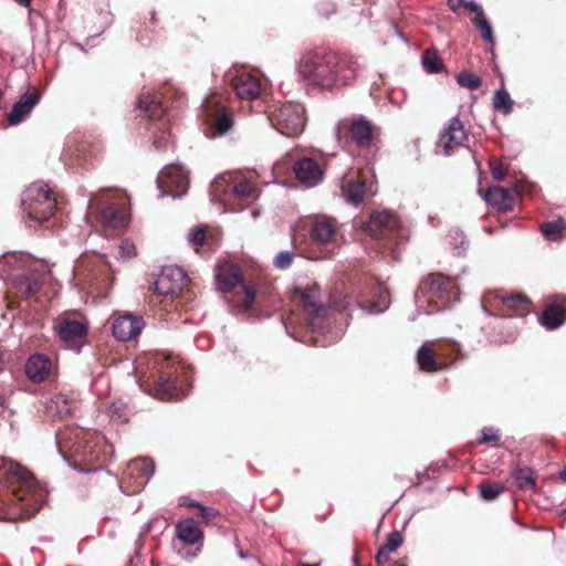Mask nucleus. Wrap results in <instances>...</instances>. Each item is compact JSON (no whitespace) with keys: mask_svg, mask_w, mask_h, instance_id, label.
<instances>
[{"mask_svg":"<svg viewBox=\"0 0 566 566\" xmlns=\"http://www.w3.org/2000/svg\"><path fill=\"white\" fill-rule=\"evenodd\" d=\"M457 82L461 87H465L472 91L478 90L482 84L481 77L470 71L460 72L457 75Z\"/></svg>","mask_w":566,"mask_h":566,"instance_id":"nucleus-43","label":"nucleus"},{"mask_svg":"<svg viewBox=\"0 0 566 566\" xmlns=\"http://www.w3.org/2000/svg\"><path fill=\"white\" fill-rule=\"evenodd\" d=\"M188 506H191V507H198L200 510V506H202V504L196 502V501H190L188 502L187 504Z\"/></svg>","mask_w":566,"mask_h":566,"instance_id":"nucleus-60","label":"nucleus"},{"mask_svg":"<svg viewBox=\"0 0 566 566\" xmlns=\"http://www.w3.org/2000/svg\"><path fill=\"white\" fill-rule=\"evenodd\" d=\"M484 200L502 212L512 210L514 203L513 192L499 186L490 187L484 195Z\"/></svg>","mask_w":566,"mask_h":566,"instance_id":"nucleus-32","label":"nucleus"},{"mask_svg":"<svg viewBox=\"0 0 566 566\" xmlns=\"http://www.w3.org/2000/svg\"><path fill=\"white\" fill-rule=\"evenodd\" d=\"M167 366H163L156 375H153V379H139V387L143 391L148 395L160 399V400H179L184 398L187 392L184 388L176 385L170 363L168 359H164Z\"/></svg>","mask_w":566,"mask_h":566,"instance_id":"nucleus-12","label":"nucleus"},{"mask_svg":"<svg viewBox=\"0 0 566 566\" xmlns=\"http://www.w3.org/2000/svg\"><path fill=\"white\" fill-rule=\"evenodd\" d=\"M356 303L360 310L369 314L384 313L390 304L389 291L384 284L373 282L359 293Z\"/></svg>","mask_w":566,"mask_h":566,"instance_id":"nucleus-20","label":"nucleus"},{"mask_svg":"<svg viewBox=\"0 0 566 566\" xmlns=\"http://www.w3.org/2000/svg\"><path fill=\"white\" fill-rule=\"evenodd\" d=\"M482 436L479 440L480 443L495 442L500 439L499 430L493 427H485L481 431Z\"/></svg>","mask_w":566,"mask_h":566,"instance_id":"nucleus-47","label":"nucleus"},{"mask_svg":"<svg viewBox=\"0 0 566 566\" xmlns=\"http://www.w3.org/2000/svg\"><path fill=\"white\" fill-rule=\"evenodd\" d=\"M449 237H450V239L455 241L453 248L457 251V253L460 254L461 253L460 249H464V244H465V237H464L463 232L458 229L451 230L449 233Z\"/></svg>","mask_w":566,"mask_h":566,"instance_id":"nucleus-48","label":"nucleus"},{"mask_svg":"<svg viewBox=\"0 0 566 566\" xmlns=\"http://www.w3.org/2000/svg\"><path fill=\"white\" fill-rule=\"evenodd\" d=\"M495 297L501 300L507 308L516 311L520 316H524L528 311V300L523 295H509L501 292L496 293Z\"/></svg>","mask_w":566,"mask_h":566,"instance_id":"nucleus-35","label":"nucleus"},{"mask_svg":"<svg viewBox=\"0 0 566 566\" xmlns=\"http://www.w3.org/2000/svg\"><path fill=\"white\" fill-rule=\"evenodd\" d=\"M514 480L521 490H531L535 486V473L530 468H520L515 470Z\"/></svg>","mask_w":566,"mask_h":566,"instance_id":"nucleus-40","label":"nucleus"},{"mask_svg":"<svg viewBox=\"0 0 566 566\" xmlns=\"http://www.w3.org/2000/svg\"><path fill=\"white\" fill-rule=\"evenodd\" d=\"M10 358V353L2 348L0 345V373L4 370L8 360Z\"/></svg>","mask_w":566,"mask_h":566,"instance_id":"nucleus-57","label":"nucleus"},{"mask_svg":"<svg viewBox=\"0 0 566 566\" xmlns=\"http://www.w3.org/2000/svg\"><path fill=\"white\" fill-rule=\"evenodd\" d=\"M297 228L304 231L310 243L319 252V259H332L345 242L342 224L334 217L315 214L302 220Z\"/></svg>","mask_w":566,"mask_h":566,"instance_id":"nucleus-5","label":"nucleus"},{"mask_svg":"<svg viewBox=\"0 0 566 566\" xmlns=\"http://www.w3.org/2000/svg\"><path fill=\"white\" fill-rule=\"evenodd\" d=\"M155 472L154 461L149 458L135 459L128 463L125 475L134 480V491L142 490Z\"/></svg>","mask_w":566,"mask_h":566,"instance_id":"nucleus-28","label":"nucleus"},{"mask_svg":"<svg viewBox=\"0 0 566 566\" xmlns=\"http://www.w3.org/2000/svg\"><path fill=\"white\" fill-rule=\"evenodd\" d=\"M178 554L185 558H193L197 556V553L190 554L186 548H179Z\"/></svg>","mask_w":566,"mask_h":566,"instance_id":"nucleus-58","label":"nucleus"},{"mask_svg":"<svg viewBox=\"0 0 566 566\" xmlns=\"http://www.w3.org/2000/svg\"><path fill=\"white\" fill-rule=\"evenodd\" d=\"M371 171L349 169L340 179V192L345 201L358 206L377 192Z\"/></svg>","mask_w":566,"mask_h":566,"instance_id":"nucleus-11","label":"nucleus"},{"mask_svg":"<svg viewBox=\"0 0 566 566\" xmlns=\"http://www.w3.org/2000/svg\"><path fill=\"white\" fill-rule=\"evenodd\" d=\"M492 104L494 111L507 116L513 111L514 101L511 98L509 92L504 87H501L494 92Z\"/></svg>","mask_w":566,"mask_h":566,"instance_id":"nucleus-36","label":"nucleus"},{"mask_svg":"<svg viewBox=\"0 0 566 566\" xmlns=\"http://www.w3.org/2000/svg\"><path fill=\"white\" fill-rule=\"evenodd\" d=\"M359 70L360 64L355 56L323 49L303 54L297 66L308 85L323 90L352 85Z\"/></svg>","mask_w":566,"mask_h":566,"instance_id":"nucleus-2","label":"nucleus"},{"mask_svg":"<svg viewBox=\"0 0 566 566\" xmlns=\"http://www.w3.org/2000/svg\"><path fill=\"white\" fill-rule=\"evenodd\" d=\"M92 433L84 431L80 428H65L56 432V444L59 452L63 454L65 451H72L78 455H86L84 446L87 442V437Z\"/></svg>","mask_w":566,"mask_h":566,"instance_id":"nucleus-21","label":"nucleus"},{"mask_svg":"<svg viewBox=\"0 0 566 566\" xmlns=\"http://www.w3.org/2000/svg\"><path fill=\"white\" fill-rule=\"evenodd\" d=\"M145 322L142 316L127 313L117 317L113 323V335L117 340L135 339L143 331Z\"/></svg>","mask_w":566,"mask_h":566,"instance_id":"nucleus-22","label":"nucleus"},{"mask_svg":"<svg viewBox=\"0 0 566 566\" xmlns=\"http://www.w3.org/2000/svg\"><path fill=\"white\" fill-rule=\"evenodd\" d=\"M331 305L337 311H349L353 306L352 300L347 295H345L339 301L333 297L331 301Z\"/></svg>","mask_w":566,"mask_h":566,"instance_id":"nucleus-51","label":"nucleus"},{"mask_svg":"<svg viewBox=\"0 0 566 566\" xmlns=\"http://www.w3.org/2000/svg\"><path fill=\"white\" fill-rule=\"evenodd\" d=\"M188 284V276L185 270L177 265L165 266L154 283L157 294L169 296L171 300L182 295Z\"/></svg>","mask_w":566,"mask_h":566,"instance_id":"nucleus-19","label":"nucleus"},{"mask_svg":"<svg viewBox=\"0 0 566 566\" xmlns=\"http://www.w3.org/2000/svg\"><path fill=\"white\" fill-rule=\"evenodd\" d=\"M87 209L91 213L98 212L101 222L108 228L117 229L126 223L125 213L116 205L99 207L96 195H92Z\"/></svg>","mask_w":566,"mask_h":566,"instance_id":"nucleus-25","label":"nucleus"},{"mask_svg":"<svg viewBox=\"0 0 566 566\" xmlns=\"http://www.w3.org/2000/svg\"><path fill=\"white\" fill-rule=\"evenodd\" d=\"M201 107L207 124V136L221 137L233 128V113L214 96L207 98Z\"/></svg>","mask_w":566,"mask_h":566,"instance_id":"nucleus-15","label":"nucleus"},{"mask_svg":"<svg viewBox=\"0 0 566 566\" xmlns=\"http://www.w3.org/2000/svg\"><path fill=\"white\" fill-rule=\"evenodd\" d=\"M350 140L359 148L366 149L373 145L378 135V128L366 117L354 118L349 125Z\"/></svg>","mask_w":566,"mask_h":566,"instance_id":"nucleus-23","label":"nucleus"},{"mask_svg":"<svg viewBox=\"0 0 566 566\" xmlns=\"http://www.w3.org/2000/svg\"><path fill=\"white\" fill-rule=\"evenodd\" d=\"M0 279L29 298L42 289L44 273L35 269V263L28 255L8 253L0 256Z\"/></svg>","mask_w":566,"mask_h":566,"instance_id":"nucleus-3","label":"nucleus"},{"mask_svg":"<svg viewBox=\"0 0 566 566\" xmlns=\"http://www.w3.org/2000/svg\"><path fill=\"white\" fill-rule=\"evenodd\" d=\"M75 408V401L65 394H57L45 405V412L52 419H64Z\"/></svg>","mask_w":566,"mask_h":566,"instance_id":"nucleus-31","label":"nucleus"},{"mask_svg":"<svg viewBox=\"0 0 566 566\" xmlns=\"http://www.w3.org/2000/svg\"><path fill=\"white\" fill-rule=\"evenodd\" d=\"M91 433V431H88ZM95 437L98 438V434H95V432H92V436L87 437V442L84 443V446L88 447L86 449V455H82L85 460H94L97 458V455L94 454V447L91 444V439Z\"/></svg>","mask_w":566,"mask_h":566,"instance_id":"nucleus-55","label":"nucleus"},{"mask_svg":"<svg viewBox=\"0 0 566 566\" xmlns=\"http://www.w3.org/2000/svg\"><path fill=\"white\" fill-rule=\"evenodd\" d=\"M268 119L281 134L294 136L305 127V109L297 103H285L270 112Z\"/></svg>","mask_w":566,"mask_h":566,"instance_id":"nucleus-14","label":"nucleus"},{"mask_svg":"<svg viewBox=\"0 0 566 566\" xmlns=\"http://www.w3.org/2000/svg\"><path fill=\"white\" fill-rule=\"evenodd\" d=\"M52 360L43 354H34L29 357L25 364V375L35 384L42 382L52 373Z\"/></svg>","mask_w":566,"mask_h":566,"instance_id":"nucleus-29","label":"nucleus"},{"mask_svg":"<svg viewBox=\"0 0 566 566\" xmlns=\"http://www.w3.org/2000/svg\"><path fill=\"white\" fill-rule=\"evenodd\" d=\"M295 297L302 305L304 313L307 317V325L313 334H315L314 343L319 346H328L335 343L340 335L332 334L326 319L327 310L321 302L318 285L307 283L305 285H297L295 287Z\"/></svg>","mask_w":566,"mask_h":566,"instance_id":"nucleus-6","label":"nucleus"},{"mask_svg":"<svg viewBox=\"0 0 566 566\" xmlns=\"http://www.w3.org/2000/svg\"><path fill=\"white\" fill-rule=\"evenodd\" d=\"M107 415L114 421L126 422L128 421L130 410L124 400L116 399L107 408Z\"/></svg>","mask_w":566,"mask_h":566,"instance_id":"nucleus-39","label":"nucleus"},{"mask_svg":"<svg viewBox=\"0 0 566 566\" xmlns=\"http://www.w3.org/2000/svg\"><path fill=\"white\" fill-rule=\"evenodd\" d=\"M490 169H491V174H492L493 178L497 181L502 180L506 175V171L503 168L501 163L491 161Z\"/></svg>","mask_w":566,"mask_h":566,"instance_id":"nucleus-52","label":"nucleus"},{"mask_svg":"<svg viewBox=\"0 0 566 566\" xmlns=\"http://www.w3.org/2000/svg\"><path fill=\"white\" fill-rule=\"evenodd\" d=\"M23 211L36 222L48 221L55 210L56 201L46 184L34 182L22 193Z\"/></svg>","mask_w":566,"mask_h":566,"instance_id":"nucleus-9","label":"nucleus"},{"mask_svg":"<svg viewBox=\"0 0 566 566\" xmlns=\"http://www.w3.org/2000/svg\"><path fill=\"white\" fill-rule=\"evenodd\" d=\"M560 479L565 480L566 481V467L564 468V470L560 472Z\"/></svg>","mask_w":566,"mask_h":566,"instance_id":"nucleus-64","label":"nucleus"},{"mask_svg":"<svg viewBox=\"0 0 566 566\" xmlns=\"http://www.w3.org/2000/svg\"><path fill=\"white\" fill-rule=\"evenodd\" d=\"M135 247L132 242L125 241L119 247V253L123 258H130L134 255Z\"/></svg>","mask_w":566,"mask_h":566,"instance_id":"nucleus-56","label":"nucleus"},{"mask_svg":"<svg viewBox=\"0 0 566 566\" xmlns=\"http://www.w3.org/2000/svg\"><path fill=\"white\" fill-rule=\"evenodd\" d=\"M448 6L454 13L459 12L461 8H467L475 14L483 13L482 7L472 0H448Z\"/></svg>","mask_w":566,"mask_h":566,"instance_id":"nucleus-44","label":"nucleus"},{"mask_svg":"<svg viewBox=\"0 0 566 566\" xmlns=\"http://www.w3.org/2000/svg\"><path fill=\"white\" fill-rule=\"evenodd\" d=\"M157 185L160 189V197L181 198L188 189V174L179 165H167L158 174Z\"/></svg>","mask_w":566,"mask_h":566,"instance_id":"nucleus-18","label":"nucleus"},{"mask_svg":"<svg viewBox=\"0 0 566 566\" xmlns=\"http://www.w3.org/2000/svg\"><path fill=\"white\" fill-rule=\"evenodd\" d=\"M14 1L21 6H29L31 0H14Z\"/></svg>","mask_w":566,"mask_h":566,"instance_id":"nucleus-61","label":"nucleus"},{"mask_svg":"<svg viewBox=\"0 0 566 566\" xmlns=\"http://www.w3.org/2000/svg\"><path fill=\"white\" fill-rule=\"evenodd\" d=\"M417 363L422 370L433 371L439 369L433 349L427 344H422L417 352Z\"/></svg>","mask_w":566,"mask_h":566,"instance_id":"nucleus-34","label":"nucleus"},{"mask_svg":"<svg viewBox=\"0 0 566 566\" xmlns=\"http://www.w3.org/2000/svg\"><path fill=\"white\" fill-rule=\"evenodd\" d=\"M541 231L543 235L549 241H557L566 237V221L558 219L555 221L542 224Z\"/></svg>","mask_w":566,"mask_h":566,"instance_id":"nucleus-37","label":"nucleus"},{"mask_svg":"<svg viewBox=\"0 0 566 566\" xmlns=\"http://www.w3.org/2000/svg\"><path fill=\"white\" fill-rule=\"evenodd\" d=\"M206 240V230L203 228L192 229L189 233V241L195 245H201Z\"/></svg>","mask_w":566,"mask_h":566,"instance_id":"nucleus-49","label":"nucleus"},{"mask_svg":"<svg viewBox=\"0 0 566 566\" xmlns=\"http://www.w3.org/2000/svg\"><path fill=\"white\" fill-rule=\"evenodd\" d=\"M403 543V537L400 532L394 531L388 534L386 543L380 547L385 549L387 553L396 552Z\"/></svg>","mask_w":566,"mask_h":566,"instance_id":"nucleus-45","label":"nucleus"},{"mask_svg":"<svg viewBox=\"0 0 566 566\" xmlns=\"http://www.w3.org/2000/svg\"><path fill=\"white\" fill-rule=\"evenodd\" d=\"M417 306L423 307L427 303V314L440 312L451 302L459 300V289L453 279L441 273H432L423 280L416 292Z\"/></svg>","mask_w":566,"mask_h":566,"instance_id":"nucleus-7","label":"nucleus"},{"mask_svg":"<svg viewBox=\"0 0 566 566\" xmlns=\"http://www.w3.org/2000/svg\"><path fill=\"white\" fill-rule=\"evenodd\" d=\"M176 530L179 541L185 545H193L202 538L201 530L190 518L179 522Z\"/></svg>","mask_w":566,"mask_h":566,"instance_id":"nucleus-33","label":"nucleus"},{"mask_svg":"<svg viewBox=\"0 0 566 566\" xmlns=\"http://www.w3.org/2000/svg\"><path fill=\"white\" fill-rule=\"evenodd\" d=\"M467 138L464 127L458 117L450 119L448 127L441 134L440 140L443 144L446 155H451L452 145L460 146Z\"/></svg>","mask_w":566,"mask_h":566,"instance_id":"nucleus-30","label":"nucleus"},{"mask_svg":"<svg viewBox=\"0 0 566 566\" xmlns=\"http://www.w3.org/2000/svg\"><path fill=\"white\" fill-rule=\"evenodd\" d=\"M53 329L62 346L76 354L86 343L88 326L84 322L62 316L55 319Z\"/></svg>","mask_w":566,"mask_h":566,"instance_id":"nucleus-16","label":"nucleus"},{"mask_svg":"<svg viewBox=\"0 0 566 566\" xmlns=\"http://www.w3.org/2000/svg\"><path fill=\"white\" fill-rule=\"evenodd\" d=\"M472 23L480 30L482 39L488 43L494 42L493 30L490 22L485 19L484 12L476 14Z\"/></svg>","mask_w":566,"mask_h":566,"instance_id":"nucleus-42","label":"nucleus"},{"mask_svg":"<svg viewBox=\"0 0 566 566\" xmlns=\"http://www.w3.org/2000/svg\"><path fill=\"white\" fill-rule=\"evenodd\" d=\"M391 566H407V564H405V563H399V562H392V563H391Z\"/></svg>","mask_w":566,"mask_h":566,"instance_id":"nucleus-63","label":"nucleus"},{"mask_svg":"<svg viewBox=\"0 0 566 566\" xmlns=\"http://www.w3.org/2000/svg\"><path fill=\"white\" fill-rule=\"evenodd\" d=\"M566 321V296L555 295L549 297L542 316V324L547 329H555Z\"/></svg>","mask_w":566,"mask_h":566,"instance_id":"nucleus-26","label":"nucleus"},{"mask_svg":"<svg viewBox=\"0 0 566 566\" xmlns=\"http://www.w3.org/2000/svg\"><path fill=\"white\" fill-rule=\"evenodd\" d=\"M479 489L481 497L485 501L495 500L504 491L501 483H490L488 481L481 482Z\"/></svg>","mask_w":566,"mask_h":566,"instance_id":"nucleus-41","label":"nucleus"},{"mask_svg":"<svg viewBox=\"0 0 566 566\" xmlns=\"http://www.w3.org/2000/svg\"><path fill=\"white\" fill-rule=\"evenodd\" d=\"M361 228L375 240H384L385 245L405 238V230L400 227L399 218L390 211L376 212L369 220L361 222Z\"/></svg>","mask_w":566,"mask_h":566,"instance_id":"nucleus-13","label":"nucleus"},{"mask_svg":"<svg viewBox=\"0 0 566 566\" xmlns=\"http://www.w3.org/2000/svg\"><path fill=\"white\" fill-rule=\"evenodd\" d=\"M297 566H319V564H308V563L300 562L297 564Z\"/></svg>","mask_w":566,"mask_h":566,"instance_id":"nucleus-62","label":"nucleus"},{"mask_svg":"<svg viewBox=\"0 0 566 566\" xmlns=\"http://www.w3.org/2000/svg\"><path fill=\"white\" fill-rule=\"evenodd\" d=\"M294 174L305 187H314L323 179V170L312 158H302L294 164Z\"/></svg>","mask_w":566,"mask_h":566,"instance_id":"nucleus-27","label":"nucleus"},{"mask_svg":"<svg viewBox=\"0 0 566 566\" xmlns=\"http://www.w3.org/2000/svg\"><path fill=\"white\" fill-rule=\"evenodd\" d=\"M293 259H294V253L292 251H281L274 258L273 265L276 269L286 270L292 265Z\"/></svg>","mask_w":566,"mask_h":566,"instance_id":"nucleus-46","label":"nucleus"},{"mask_svg":"<svg viewBox=\"0 0 566 566\" xmlns=\"http://www.w3.org/2000/svg\"><path fill=\"white\" fill-rule=\"evenodd\" d=\"M40 102V94L35 88H29L18 102H15L6 118L11 126L22 123Z\"/></svg>","mask_w":566,"mask_h":566,"instance_id":"nucleus-24","label":"nucleus"},{"mask_svg":"<svg viewBox=\"0 0 566 566\" xmlns=\"http://www.w3.org/2000/svg\"><path fill=\"white\" fill-rule=\"evenodd\" d=\"M284 327H285L287 334H290L293 338L298 339V335L290 332V323L284 322Z\"/></svg>","mask_w":566,"mask_h":566,"instance_id":"nucleus-59","label":"nucleus"},{"mask_svg":"<svg viewBox=\"0 0 566 566\" xmlns=\"http://www.w3.org/2000/svg\"><path fill=\"white\" fill-rule=\"evenodd\" d=\"M317 10L319 14L329 17L333 12H335V4L331 1H322L317 4Z\"/></svg>","mask_w":566,"mask_h":566,"instance_id":"nucleus-54","label":"nucleus"},{"mask_svg":"<svg viewBox=\"0 0 566 566\" xmlns=\"http://www.w3.org/2000/svg\"><path fill=\"white\" fill-rule=\"evenodd\" d=\"M46 495L30 471L0 457V518H30L41 509Z\"/></svg>","mask_w":566,"mask_h":566,"instance_id":"nucleus-1","label":"nucleus"},{"mask_svg":"<svg viewBox=\"0 0 566 566\" xmlns=\"http://www.w3.org/2000/svg\"><path fill=\"white\" fill-rule=\"evenodd\" d=\"M164 103L158 96L147 93L139 98L137 104L139 115L149 122L147 128L153 133L154 146L158 150H167L174 144L168 132L170 115L164 107Z\"/></svg>","mask_w":566,"mask_h":566,"instance_id":"nucleus-8","label":"nucleus"},{"mask_svg":"<svg viewBox=\"0 0 566 566\" xmlns=\"http://www.w3.org/2000/svg\"><path fill=\"white\" fill-rule=\"evenodd\" d=\"M238 98L242 101H255L260 97L262 85L260 80L242 67H232L224 74Z\"/></svg>","mask_w":566,"mask_h":566,"instance_id":"nucleus-17","label":"nucleus"},{"mask_svg":"<svg viewBox=\"0 0 566 566\" xmlns=\"http://www.w3.org/2000/svg\"><path fill=\"white\" fill-rule=\"evenodd\" d=\"M212 202H220L224 211L243 210L258 197L252 180L240 172H224L213 179L209 189Z\"/></svg>","mask_w":566,"mask_h":566,"instance_id":"nucleus-4","label":"nucleus"},{"mask_svg":"<svg viewBox=\"0 0 566 566\" xmlns=\"http://www.w3.org/2000/svg\"><path fill=\"white\" fill-rule=\"evenodd\" d=\"M218 287L228 292L237 286H241V292L234 296L232 311L237 314L249 313L256 298V290L252 285H245L235 268H222L216 274Z\"/></svg>","mask_w":566,"mask_h":566,"instance_id":"nucleus-10","label":"nucleus"},{"mask_svg":"<svg viewBox=\"0 0 566 566\" xmlns=\"http://www.w3.org/2000/svg\"><path fill=\"white\" fill-rule=\"evenodd\" d=\"M421 63L429 74H437L443 70V62L436 51L427 50L422 53Z\"/></svg>","mask_w":566,"mask_h":566,"instance_id":"nucleus-38","label":"nucleus"},{"mask_svg":"<svg viewBox=\"0 0 566 566\" xmlns=\"http://www.w3.org/2000/svg\"><path fill=\"white\" fill-rule=\"evenodd\" d=\"M199 516L207 523L213 522L219 516V512L210 506H200Z\"/></svg>","mask_w":566,"mask_h":566,"instance_id":"nucleus-50","label":"nucleus"},{"mask_svg":"<svg viewBox=\"0 0 566 566\" xmlns=\"http://www.w3.org/2000/svg\"><path fill=\"white\" fill-rule=\"evenodd\" d=\"M394 560H391L389 558V553H387L385 549H382L381 547L378 548V552L376 554V563L378 566H386V565H389L391 566V563Z\"/></svg>","mask_w":566,"mask_h":566,"instance_id":"nucleus-53","label":"nucleus"}]
</instances>
